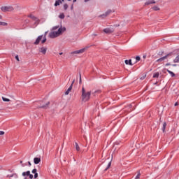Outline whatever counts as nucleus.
I'll list each match as a JSON object with an SVG mask.
<instances>
[{"mask_svg":"<svg viewBox=\"0 0 179 179\" xmlns=\"http://www.w3.org/2000/svg\"><path fill=\"white\" fill-rule=\"evenodd\" d=\"M92 94V92H86V90H85V87H82V101H89L90 100V96Z\"/></svg>","mask_w":179,"mask_h":179,"instance_id":"f257e3e1","label":"nucleus"},{"mask_svg":"<svg viewBox=\"0 0 179 179\" xmlns=\"http://www.w3.org/2000/svg\"><path fill=\"white\" fill-rule=\"evenodd\" d=\"M48 33V31H45L44 35H40L39 36H38L37 38L36 39L35 42L34 43V45H38L40 44V42L41 41V40H43V37L47 38Z\"/></svg>","mask_w":179,"mask_h":179,"instance_id":"f03ea898","label":"nucleus"},{"mask_svg":"<svg viewBox=\"0 0 179 179\" xmlns=\"http://www.w3.org/2000/svg\"><path fill=\"white\" fill-rule=\"evenodd\" d=\"M171 55H173V52H169L166 54L165 56L157 59L156 62H163L164 59H167V58H169V57H171Z\"/></svg>","mask_w":179,"mask_h":179,"instance_id":"7ed1b4c3","label":"nucleus"},{"mask_svg":"<svg viewBox=\"0 0 179 179\" xmlns=\"http://www.w3.org/2000/svg\"><path fill=\"white\" fill-rule=\"evenodd\" d=\"M2 12H12L14 8L12 6H2L1 7Z\"/></svg>","mask_w":179,"mask_h":179,"instance_id":"20e7f679","label":"nucleus"},{"mask_svg":"<svg viewBox=\"0 0 179 179\" xmlns=\"http://www.w3.org/2000/svg\"><path fill=\"white\" fill-rule=\"evenodd\" d=\"M136 105H135V103H132L127 106L125 108L127 110L128 113H131V111H134L135 110V107Z\"/></svg>","mask_w":179,"mask_h":179,"instance_id":"39448f33","label":"nucleus"},{"mask_svg":"<svg viewBox=\"0 0 179 179\" xmlns=\"http://www.w3.org/2000/svg\"><path fill=\"white\" fill-rule=\"evenodd\" d=\"M28 17H30V19L33 20L34 22H35V24H38L40 23V20L32 14L29 15Z\"/></svg>","mask_w":179,"mask_h":179,"instance_id":"423d86ee","label":"nucleus"},{"mask_svg":"<svg viewBox=\"0 0 179 179\" xmlns=\"http://www.w3.org/2000/svg\"><path fill=\"white\" fill-rule=\"evenodd\" d=\"M86 51V48H83L78 50L73 51L71 52V55H78V54H83Z\"/></svg>","mask_w":179,"mask_h":179,"instance_id":"0eeeda50","label":"nucleus"},{"mask_svg":"<svg viewBox=\"0 0 179 179\" xmlns=\"http://www.w3.org/2000/svg\"><path fill=\"white\" fill-rule=\"evenodd\" d=\"M103 33H106V34H111V33H114V29L113 28H105L103 29Z\"/></svg>","mask_w":179,"mask_h":179,"instance_id":"6e6552de","label":"nucleus"},{"mask_svg":"<svg viewBox=\"0 0 179 179\" xmlns=\"http://www.w3.org/2000/svg\"><path fill=\"white\" fill-rule=\"evenodd\" d=\"M58 33L57 31H52L49 34L50 38H55L56 37H58Z\"/></svg>","mask_w":179,"mask_h":179,"instance_id":"1a4fd4ad","label":"nucleus"},{"mask_svg":"<svg viewBox=\"0 0 179 179\" xmlns=\"http://www.w3.org/2000/svg\"><path fill=\"white\" fill-rule=\"evenodd\" d=\"M75 83V80H73L70 85V87L68 88V90L66 91L65 94L66 96H68V94H69V92H71V90H72V87L73 86V84Z\"/></svg>","mask_w":179,"mask_h":179,"instance_id":"9d476101","label":"nucleus"},{"mask_svg":"<svg viewBox=\"0 0 179 179\" xmlns=\"http://www.w3.org/2000/svg\"><path fill=\"white\" fill-rule=\"evenodd\" d=\"M39 52H41L43 55H45V54H47V47H41V48H39Z\"/></svg>","mask_w":179,"mask_h":179,"instance_id":"9b49d317","label":"nucleus"},{"mask_svg":"<svg viewBox=\"0 0 179 179\" xmlns=\"http://www.w3.org/2000/svg\"><path fill=\"white\" fill-rule=\"evenodd\" d=\"M113 10H108L105 13L100 15L101 17H107L110 13H112Z\"/></svg>","mask_w":179,"mask_h":179,"instance_id":"f8f14e48","label":"nucleus"},{"mask_svg":"<svg viewBox=\"0 0 179 179\" xmlns=\"http://www.w3.org/2000/svg\"><path fill=\"white\" fill-rule=\"evenodd\" d=\"M50 106V101H48L45 105H42L40 106V108H44L45 110H47Z\"/></svg>","mask_w":179,"mask_h":179,"instance_id":"ddd939ff","label":"nucleus"},{"mask_svg":"<svg viewBox=\"0 0 179 179\" xmlns=\"http://www.w3.org/2000/svg\"><path fill=\"white\" fill-rule=\"evenodd\" d=\"M40 162H41V158H40V157L34 158V164H38V163H40Z\"/></svg>","mask_w":179,"mask_h":179,"instance_id":"4468645a","label":"nucleus"},{"mask_svg":"<svg viewBox=\"0 0 179 179\" xmlns=\"http://www.w3.org/2000/svg\"><path fill=\"white\" fill-rule=\"evenodd\" d=\"M124 64H126V65H130L131 66H132V65H134V64H132V59H126L124 61Z\"/></svg>","mask_w":179,"mask_h":179,"instance_id":"2eb2a0df","label":"nucleus"},{"mask_svg":"<svg viewBox=\"0 0 179 179\" xmlns=\"http://www.w3.org/2000/svg\"><path fill=\"white\" fill-rule=\"evenodd\" d=\"M153 3H156V1L155 0H152L151 1H147L145 3V5H152Z\"/></svg>","mask_w":179,"mask_h":179,"instance_id":"dca6fc26","label":"nucleus"},{"mask_svg":"<svg viewBox=\"0 0 179 179\" xmlns=\"http://www.w3.org/2000/svg\"><path fill=\"white\" fill-rule=\"evenodd\" d=\"M22 176H23V177H26V176H30V171H27V172H23Z\"/></svg>","mask_w":179,"mask_h":179,"instance_id":"f3484780","label":"nucleus"},{"mask_svg":"<svg viewBox=\"0 0 179 179\" xmlns=\"http://www.w3.org/2000/svg\"><path fill=\"white\" fill-rule=\"evenodd\" d=\"M60 3H62V2L61 1V0H57L55 3V6H59V5Z\"/></svg>","mask_w":179,"mask_h":179,"instance_id":"a211bd4d","label":"nucleus"},{"mask_svg":"<svg viewBox=\"0 0 179 179\" xmlns=\"http://www.w3.org/2000/svg\"><path fill=\"white\" fill-rule=\"evenodd\" d=\"M151 9H152L155 11L160 10V8H159V6H153Z\"/></svg>","mask_w":179,"mask_h":179,"instance_id":"6ab92c4d","label":"nucleus"},{"mask_svg":"<svg viewBox=\"0 0 179 179\" xmlns=\"http://www.w3.org/2000/svg\"><path fill=\"white\" fill-rule=\"evenodd\" d=\"M166 127H167V124L166 122H164L163 127H162L163 132H166Z\"/></svg>","mask_w":179,"mask_h":179,"instance_id":"aec40b11","label":"nucleus"},{"mask_svg":"<svg viewBox=\"0 0 179 179\" xmlns=\"http://www.w3.org/2000/svg\"><path fill=\"white\" fill-rule=\"evenodd\" d=\"M167 72L171 74V76L172 78H174V76H176V74H175L173 71H170V70H167Z\"/></svg>","mask_w":179,"mask_h":179,"instance_id":"412c9836","label":"nucleus"},{"mask_svg":"<svg viewBox=\"0 0 179 179\" xmlns=\"http://www.w3.org/2000/svg\"><path fill=\"white\" fill-rule=\"evenodd\" d=\"M173 62H174L175 64H177V63L179 62V55H178V56L174 59Z\"/></svg>","mask_w":179,"mask_h":179,"instance_id":"4be33fe9","label":"nucleus"},{"mask_svg":"<svg viewBox=\"0 0 179 179\" xmlns=\"http://www.w3.org/2000/svg\"><path fill=\"white\" fill-rule=\"evenodd\" d=\"M110 167H111V161L108 163L107 167L104 169V171H107Z\"/></svg>","mask_w":179,"mask_h":179,"instance_id":"5701e85b","label":"nucleus"},{"mask_svg":"<svg viewBox=\"0 0 179 179\" xmlns=\"http://www.w3.org/2000/svg\"><path fill=\"white\" fill-rule=\"evenodd\" d=\"M159 75H160V74L159 73V72L155 73L153 74L152 78H159Z\"/></svg>","mask_w":179,"mask_h":179,"instance_id":"b1692460","label":"nucleus"},{"mask_svg":"<svg viewBox=\"0 0 179 179\" xmlns=\"http://www.w3.org/2000/svg\"><path fill=\"white\" fill-rule=\"evenodd\" d=\"M76 149L77 152H79V150H80V148L79 147V145L78 144V143H76Z\"/></svg>","mask_w":179,"mask_h":179,"instance_id":"393cba45","label":"nucleus"},{"mask_svg":"<svg viewBox=\"0 0 179 179\" xmlns=\"http://www.w3.org/2000/svg\"><path fill=\"white\" fill-rule=\"evenodd\" d=\"M59 19H65V15L62 13L59 15Z\"/></svg>","mask_w":179,"mask_h":179,"instance_id":"a878e982","label":"nucleus"},{"mask_svg":"<svg viewBox=\"0 0 179 179\" xmlns=\"http://www.w3.org/2000/svg\"><path fill=\"white\" fill-rule=\"evenodd\" d=\"M56 32L57 33L58 36H59V34H61V33H62V29L59 28V29Z\"/></svg>","mask_w":179,"mask_h":179,"instance_id":"bb28decb","label":"nucleus"},{"mask_svg":"<svg viewBox=\"0 0 179 179\" xmlns=\"http://www.w3.org/2000/svg\"><path fill=\"white\" fill-rule=\"evenodd\" d=\"M0 26H8V23L4 22H0Z\"/></svg>","mask_w":179,"mask_h":179,"instance_id":"cd10ccee","label":"nucleus"},{"mask_svg":"<svg viewBox=\"0 0 179 179\" xmlns=\"http://www.w3.org/2000/svg\"><path fill=\"white\" fill-rule=\"evenodd\" d=\"M164 54V51H159V52H158V55L159 56V57H163V55Z\"/></svg>","mask_w":179,"mask_h":179,"instance_id":"c85d7f7f","label":"nucleus"},{"mask_svg":"<svg viewBox=\"0 0 179 179\" xmlns=\"http://www.w3.org/2000/svg\"><path fill=\"white\" fill-rule=\"evenodd\" d=\"M42 38H43V40L41 41V44H44V43H45V41H47V38L43 37Z\"/></svg>","mask_w":179,"mask_h":179,"instance_id":"c756f323","label":"nucleus"},{"mask_svg":"<svg viewBox=\"0 0 179 179\" xmlns=\"http://www.w3.org/2000/svg\"><path fill=\"white\" fill-rule=\"evenodd\" d=\"M2 100H3V101H10V99L5 98L3 96L2 97Z\"/></svg>","mask_w":179,"mask_h":179,"instance_id":"7c9ffc66","label":"nucleus"},{"mask_svg":"<svg viewBox=\"0 0 179 179\" xmlns=\"http://www.w3.org/2000/svg\"><path fill=\"white\" fill-rule=\"evenodd\" d=\"M136 62H139V61H141V57L136 56Z\"/></svg>","mask_w":179,"mask_h":179,"instance_id":"2f4dec72","label":"nucleus"},{"mask_svg":"<svg viewBox=\"0 0 179 179\" xmlns=\"http://www.w3.org/2000/svg\"><path fill=\"white\" fill-rule=\"evenodd\" d=\"M64 10H66L68 9V4L66 3L64 5Z\"/></svg>","mask_w":179,"mask_h":179,"instance_id":"473e14b6","label":"nucleus"},{"mask_svg":"<svg viewBox=\"0 0 179 179\" xmlns=\"http://www.w3.org/2000/svg\"><path fill=\"white\" fill-rule=\"evenodd\" d=\"M139 178H141V173H138L136 176V179H139Z\"/></svg>","mask_w":179,"mask_h":179,"instance_id":"72a5a7b5","label":"nucleus"},{"mask_svg":"<svg viewBox=\"0 0 179 179\" xmlns=\"http://www.w3.org/2000/svg\"><path fill=\"white\" fill-rule=\"evenodd\" d=\"M32 173H33V174L37 173V169H33V170H32Z\"/></svg>","mask_w":179,"mask_h":179,"instance_id":"f704fd0d","label":"nucleus"},{"mask_svg":"<svg viewBox=\"0 0 179 179\" xmlns=\"http://www.w3.org/2000/svg\"><path fill=\"white\" fill-rule=\"evenodd\" d=\"M79 83H82V74L80 73V81Z\"/></svg>","mask_w":179,"mask_h":179,"instance_id":"c9c22d12","label":"nucleus"},{"mask_svg":"<svg viewBox=\"0 0 179 179\" xmlns=\"http://www.w3.org/2000/svg\"><path fill=\"white\" fill-rule=\"evenodd\" d=\"M28 176H29V178L30 179H33V174H30V173H29V175H28Z\"/></svg>","mask_w":179,"mask_h":179,"instance_id":"e433bc0d","label":"nucleus"},{"mask_svg":"<svg viewBox=\"0 0 179 179\" xmlns=\"http://www.w3.org/2000/svg\"><path fill=\"white\" fill-rule=\"evenodd\" d=\"M58 27H58V26L53 27L52 30H57V29H58Z\"/></svg>","mask_w":179,"mask_h":179,"instance_id":"4c0bfd02","label":"nucleus"},{"mask_svg":"<svg viewBox=\"0 0 179 179\" xmlns=\"http://www.w3.org/2000/svg\"><path fill=\"white\" fill-rule=\"evenodd\" d=\"M0 135H5V131H0Z\"/></svg>","mask_w":179,"mask_h":179,"instance_id":"58836bf2","label":"nucleus"},{"mask_svg":"<svg viewBox=\"0 0 179 179\" xmlns=\"http://www.w3.org/2000/svg\"><path fill=\"white\" fill-rule=\"evenodd\" d=\"M38 177V173H34V178H37Z\"/></svg>","mask_w":179,"mask_h":179,"instance_id":"ea45409f","label":"nucleus"},{"mask_svg":"<svg viewBox=\"0 0 179 179\" xmlns=\"http://www.w3.org/2000/svg\"><path fill=\"white\" fill-rule=\"evenodd\" d=\"M170 65H171V64H170V63H166V64H165V66H170Z\"/></svg>","mask_w":179,"mask_h":179,"instance_id":"a19ab883","label":"nucleus"},{"mask_svg":"<svg viewBox=\"0 0 179 179\" xmlns=\"http://www.w3.org/2000/svg\"><path fill=\"white\" fill-rule=\"evenodd\" d=\"M15 59H17L18 62L20 61V60H19V56H18V55H16V56H15Z\"/></svg>","mask_w":179,"mask_h":179,"instance_id":"79ce46f5","label":"nucleus"},{"mask_svg":"<svg viewBox=\"0 0 179 179\" xmlns=\"http://www.w3.org/2000/svg\"><path fill=\"white\" fill-rule=\"evenodd\" d=\"M8 177H9L10 178L13 177V175H8Z\"/></svg>","mask_w":179,"mask_h":179,"instance_id":"37998d69","label":"nucleus"},{"mask_svg":"<svg viewBox=\"0 0 179 179\" xmlns=\"http://www.w3.org/2000/svg\"><path fill=\"white\" fill-rule=\"evenodd\" d=\"M177 106H178V102H176V103H175V107H177Z\"/></svg>","mask_w":179,"mask_h":179,"instance_id":"c03bdc74","label":"nucleus"},{"mask_svg":"<svg viewBox=\"0 0 179 179\" xmlns=\"http://www.w3.org/2000/svg\"><path fill=\"white\" fill-rule=\"evenodd\" d=\"M143 58L145 59L146 58V55H144L143 56Z\"/></svg>","mask_w":179,"mask_h":179,"instance_id":"a18cd8bd","label":"nucleus"},{"mask_svg":"<svg viewBox=\"0 0 179 179\" xmlns=\"http://www.w3.org/2000/svg\"><path fill=\"white\" fill-rule=\"evenodd\" d=\"M94 93H100V91L96 90V91L94 92Z\"/></svg>","mask_w":179,"mask_h":179,"instance_id":"49530a36","label":"nucleus"},{"mask_svg":"<svg viewBox=\"0 0 179 179\" xmlns=\"http://www.w3.org/2000/svg\"><path fill=\"white\" fill-rule=\"evenodd\" d=\"M28 164L29 166H31V163L30 162H28Z\"/></svg>","mask_w":179,"mask_h":179,"instance_id":"de8ad7c7","label":"nucleus"},{"mask_svg":"<svg viewBox=\"0 0 179 179\" xmlns=\"http://www.w3.org/2000/svg\"><path fill=\"white\" fill-rule=\"evenodd\" d=\"M71 10H72V9H73V5H71Z\"/></svg>","mask_w":179,"mask_h":179,"instance_id":"09e8293b","label":"nucleus"},{"mask_svg":"<svg viewBox=\"0 0 179 179\" xmlns=\"http://www.w3.org/2000/svg\"><path fill=\"white\" fill-rule=\"evenodd\" d=\"M85 1V2H89V1H90V0H84Z\"/></svg>","mask_w":179,"mask_h":179,"instance_id":"8fccbe9b","label":"nucleus"},{"mask_svg":"<svg viewBox=\"0 0 179 179\" xmlns=\"http://www.w3.org/2000/svg\"><path fill=\"white\" fill-rule=\"evenodd\" d=\"M177 66V64H173L172 65V66Z\"/></svg>","mask_w":179,"mask_h":179,"instance_id":"3c124183","label":"nucleus"},{"mask_svg":"<svg viewBox=\"0 0 179 179\" xmlns=\"http://www.w3.org/2000/svg\"><path fill=\"white\" fill-rule=\"evenodd\" d=\"M76 1H77V0H73V2L75 3V2H76Z\"/></svg>","mask_w":179,"mask_h":179,"instance_id":"603ef678","label":"nucleus"},{"mask_svg":"<svg viewBox=\"0 0 179 179\" xmlns=\"http://www.w3.org/2000/svg\"><path fill=\"white\" fill-rule=\"evenodd\" d=\"M141 79L143 80V79H145V77L141 78Z\"/></svg>","mask_w":179,"mask_h":179,"instance_id":"864d4df0","label":"nucleus"},{"mask_svg":"<svg viewBox=\"0 0 179 179\" xmlns=\"http://www.w3.org/2000/svg\"><path fill=\"white\" fill-rule=\"evenodd\" d=\"M2 19V15H0V20Z\"/></svg>","mask_w":179,"mask_h":179,"instance_id":"5fc2aeb1","label":"nucleus"},{"mask_svg":"<svg viewBox=\"0 0 179 179\" xmlns=\"http://www.w3.org/2000/svg\"><path fill=\"white\" fill-rule=\"evenodd\" d=\"M62 54H63L62 52H60V53H59V55H62Z\"/></svg>","mask_w":179,"mask_h":179,"instance_id":"6e6d98bb","label":"nucleus"},{"mask_svg":"<svg viewBox=\"0 0 179 179\" xmlns=\"http://www.w3.org/2000/svg\"><path fill=\"white\" fill-rule=\"evenodd\" d=\"M22 163H23V161H20V164H22Z\"/></svg>","mask_w":179,"mask_h":179,"instance_id":"4d7b16f0","label":"nucleus"},{"mask_svg":"<svg viewBox=\"0 0 179 179\" xmlns=\"http://www.w3.org/2000/svg\"><path fill=\"white\" fill-rule=\"evenodd\" d=\"M94 36H97V34H94Z\"/></svg>","mask_w":179,"mask_h":179,"instance_id":"13d9d810","label":"nucleus"},{"mask_svg":"<svg viewBox=\"0 0 179 179\" xmlns=\"http://www.w3.org/2000/svg\"><path fill=\"white\" fill-rule=\"evenodd\" d=\"M62 2H64V0H62Z\"/></svg>","mask_w":179,"mask_h":179,"instance_id":"bf43d9fd","label":"nucleus"},{"mask_svg":"<svg viewBox=\"0 0 179 179\" xmlns=\"http://www.w3.org/2000/svg\"><path fill=\"white\" fill-rule=\"evenodd\" d=\"M67 1H71V0H67Z\"/></svg>","mask_w":179,"mask_h":179,"instance_id":"052dcab7","label":"nucleus"}]
</instances>
